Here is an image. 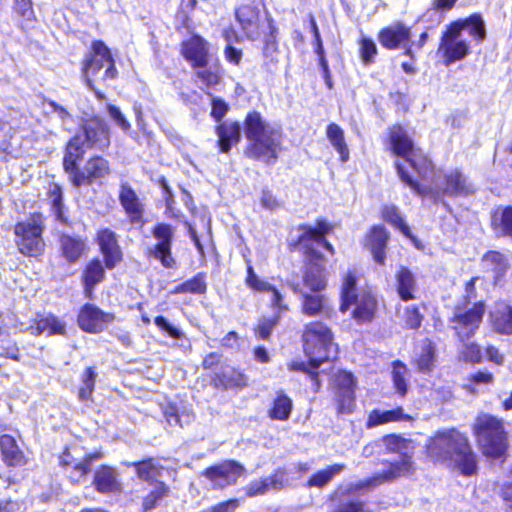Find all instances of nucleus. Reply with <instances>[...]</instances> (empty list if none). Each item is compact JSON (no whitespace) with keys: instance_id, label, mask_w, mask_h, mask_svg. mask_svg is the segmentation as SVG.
<instances>
[{"instance_id":"nucleus-26","label":"nucleus","mask_w":512,"mask_h":512,"mask_svg":"<svg viewBox=\"0 0 512 512\" xmlns=\"http://www.w3.org/2000/svg\"><path fill=\"white\" fill-rule=\"evenodd\" d=\"M236 18L248 39L259 37V9L252 5H242L236 10Z\"/></svg>"},{"instance_id":"nucleus-42","label":"nucleus","mask_w":512,"mask_h":512,"mask_svg":"<svg viewBox=\"0 0 512 512\" xmlns=\"http://www.w3.org/2000/svg\"><path fill=\"white\" fill-rule=\"evenodd\" d=\"M461 26V33L467 29L469 35L477 42L481 43L486 38V28L482 17L479 14H473L465 19L454 21Z\"/></svg>"},{"instance_id":"nucleus-32","label":"nucleus","mask_w":512,"mask_h":512,"mask_svg":"<svg viewBox=\"0 0 512 512\" xmlns=\"http://www.w3.org/2000/svg\"><path fill=\"white\" fill-rule=\"evenodd\" d=\"M105 278V270L99 259L91 260L82 273L85 296L90 298L96 285Z\"/></svg>"},{"instance_id":"nucleus-19","label":"nucleus","mask_w":512,"mask_h":512,"mask_svg":"<svg viewBox=\"0 0 512 512\" xmlns=\"http://www.w3.org/2000/svg\"><path fill=\"white\" fill-rule=\"evenodd\" d=\"M109 173V162L103 157L96 156L88 160L83 170L79 169L71 181L75 187H80L101 180Z\"/></svg>"},{"instance_id":"nucleus-29","label":"nucleus","mask_w":512,"mask_h":512,"mask_svg":"<svg viewBox=\"0 0 512 512\" xmlns=\"http://www.w3.org/2000/svg\"><path fill=\"white\" fill-rule=\"evenodd\" d=\"M128 467H134L138 478L149 485L162 481L163 466L156 459L149 458L143 461L126 463Z\"/></svg>"},{"instance_id":"nucleus-2","label":"nucleus","mask_w":512,"mask_h":512,"mask_svg":"<svg viewBox=\"0 0 512 512\" xmlns=\"http://www.w3.org/2000/svg\"><path fill=\"white\" fill-rule=\"evenodd\" d=\"M427 454L435 462L453 465L463 475L475 473L477 464L468 439L455 429L437 432L427 446Z\"/></svg>"},{"instance_id":"nucleus-40","label":"nucleus","mask_w":512,"mask_h":512,"mask_svg":"<svg viewBox=\"0 0 512 512\" xmlns=\"http://www.w3.org/2000/svg\"><path fill=\"white\" fill-rule=\"evenodd\" d=\"M29 330L33 335H40L44 332H48L49 335H63L65 333V324L57 317L49 315L36 320L35 323L29 327Z\"/></svg>"},{"instance_id":"nucleus-41","label":"nucleus","mask_w":512,"mask_h":512,"mask_svg":"<svg viewBox=\"0 0 512 512\" xmlns=\"http://www.w3.org/2000/svg\"><path fill=\"white\" fill-rule=\"evenodd\" d=\"M397 292L403 301L414 299L416 290V280L413 273L407 268L402 267L396 274Z\"/></svg>"},{"instance_id":"nucleus-36","label":"nucleus","mask_w":512,"mask_h":512,"mask_svg":"<svg viewBox=\"0 0 512 512\" xmlns=\"http://www.w3.org/2000/svg\"><path fill=\"white\" fill-rule=\"evenodd\" d=\"M388 240V233L382 226H375L372 228L367 237V246L370 248L374 260L379 264H384L385 260V247Z\"/></svg>"},{"instance_id":"nucleus-18","label":"nucleus","mask_w":512,"mask_h":512,"mask_svg":"<svg viewBox=\"0 0 512 512\" xmlns=\"http://www.w3.org/2000/svg\"><path fill=\"white\" fill-rule=\"evenodd\" d=\"M112 313L103 312L92 304H85L78 315L79 327L89 333H100L114 321Z\"/></svg>"},{"instance_id":"nucleus-61","label":"nucleus","mask_w":512,"mask_h":512,"mask_svg":"<svg viewBox=\"0 0 512 512\" xmlns=\"http://www.w3.org/2000/svg\"><path fill=\"white\" fill-rule=\"evenodd\" d=\"M277 318H263L259 321L257 327L255 328V335L259 339L267 340L269 339L272 330L277 324Z\"/></svg>"},{"instance_id":"nucleus-23","label":"nucleus","mask_w":512,"mask_h":512,"mask_svg":"<svg viewBox=\"0 0 512 512\" xmlns=\"http://www.w3.org/2000/svg\"><path fill=\"white\" fill-rule=\"evenodd\" d=\"M481 266L486 277L498 284L509 269L506 256L498 251H488L481 259Z\"/></svg>"},{"instance_id":"nucleus-4","label":"nucleus","mask_w":512,"mask_h":512,"mask_svg":"<svg viewBox=\"0 0 512 512\" xmlns=\"http://www.w3.org/2000/svg\"><path fill=\"white\" fill-rule=\"evenodd\" d=\"M245 135L249 141L246 150L248 157L273 164L281 143L279 129L265 123L257 112L249 113L245 120Z\"/></svg>"},{"instance_id":"nucleus-31","label":"nucleus","mask_w":512,"mask_h":512,"mask_svg":"<svg viewBox=\"0 0 512 512\" xmlns=\"http://www.w3.org/2000/svg\"><path fill=\"white\" fill-rule=\"evenodd\" d=\"M270 34L266 36L263 47V65L266 71L274 74L278 69L279 50L276 42V28L272 25V19L269 20Z\"/></svg>"},{"instance_id":"nucleus-43","label":"nucleus","mask_w":512,"mask_h":512,"mask_svg":"<svg viewBox=\"0 0 512 512\" xmlns=\"http://www.w3.org/2000/svg\"><path fill=\"white\" fill-rule=\"evenodd\" d=\"M283 485V476L279 474H274L271 477L253 481L246 488V494L249 497H254L258 495L265 494L270 488L278 490Z\"/></svg>"},{"instance_id":"nucleus-28","label":"nucleus","mask_w":512,"mask_h":512,"mask_svg":"<svg viewBox=\"0 0 512 512\" xmlns=\"http://www.w3.org/2000/svg\"><path fill=\"white\" fill-rule=\"evenodd\" d=\"M412 417L406 414L402 407L392 410H372L367 418L366 427L368 429L388 424L391 422L411 421Z\"/></svg>"},{"instance_id":"nucleus-3","label":"nucleus","mask_w":512,"mask_h":512,"mask_svg":"<svg viewBox=\"0 0 512 512\" xmlns=\"http://www.w3.org/2000/svg\"><path fill=\"white\" fill-rule=\"evenodd\" d=\"M389 138L393 153L401 158L395 164L399 178L416 194L426 195L427 191L413 178L409 169L415 171L420 177L426 178L432 171L431 161L414 150L413 141L403 127L393 126Z\"/></svg>"},{"instance_id":"nucleus-24","label":"nucleus","mask_w":512,"mask_h":512,"mask_svg":"<svg viewBox=\"0 0 512 512\" xmlns=\"http://www.w3.org/2000/svg\"><path fill=\"white\" fill-rule=\"evenodd\" d=\"M246 284L248 287L257 292H264L270 295L271 306L278 312L287 310V306L283 304L281 292L267 281L261 280L254 272L252 266L247 268Z\"/></svg>"},{"instance_id":"nucleus-6","label":"nucleus","mask_w":512,"mask_h":512,"mask_svg":"<svg viewBox=\"0 0 512 512\" xmlns=\"http://www.w3.org/2000/svg\"><path fill=\"white\" fill-rule=\"evenodd\" d=\"M303 342L304 352L314 368L337 356L338 347L333 342L332 332L321 322L306 325Z\"/></svg>"},{"instance_id":"nucleus-20","label":"nucleus","mask_w":512,"mask_h":512,"mask_svg":"<svg viewBox=\"0 0 512 512\" xmlns=\"http://www.w3.org/2000/svg\"><path fill=\"white\" fill-rule=\"evenodd\" d=\"M97 242L104 257L105 266L113 269L122 260V252L116 234L110 229H103L97 234Z\"/></svg>"},{"instance_id":"nucleus-11","label":"nucleus","mask_w":512,"mask_h":512,"mask_svg":"<svg viewBox=\"0 0 512 512\" xmlns=\"http://www.w3.org/2000/svg\"><path fill=\"white\" fill-rule=\"evenodd\" d=\"M485 306L482 302L475 303L471 308L455 307L449 323L457 338L465 342L473 337L482 323Z\"/></svg>"},{"instance_id":"nucleus-25","label":"nucleus","mask_w":512,"mask_h":512,"mask_svg":"<svg viewBox=\"0 0 512 512\" xmlns=\"http://www.w3.org/2000/svg\"><path fill=\"white\" fill-rule=\"evenodd\" d=\"M86 148L81 134H76L68 142L63 158V166L65 171L69 174L70 180H72L74 175L79 171L77 163L82 160Z\"/></svg>"},{"instance_id":"nucleus-50","label":"nucleus","mask_w":512,"mask_h":512,"mask_svg":"<svg viewBox=\"0 0 512 512\" xmlns=\"http://www.w3.org/2000/svg\"><path fill=\"white\" fill-rule=\"evenodd\" d=\"M206 289L207 285L205 275L203 273H198L192 279L178 285L175 288L174 293L204 294Z\"/></svg>"},{"instance_id":"nucleus-63","label":"nucleus","mask_w":512,"mask_h":512,"mask_svg":"<svg viewBox=\"0 0 512 512\" xmlns=\"http://www.w3.org/2000/svg\"><path fill=\"white\" fill-rule=\"evenodd\" d=\"M155 325L167 333L170 337L174 339H180L183 336V333L177 327L171 325L168 320L163 316H157L154 320Z\"/></svg>"},{"instance_id":"nucleus-13","label":"nucleus","mask_w":512,"mask_h":512,"mask_svg":"<svg viewBox=\"0 0 512 512\" xmlns=\"http://www.w3.org/2000/svg\"><path fill=\"white\" fill-rule=\"evenodd\" d=\"M411 28L403 22L397 21L383 29L378 33V42L387 50L404 49V55L410 59H414L413 43L411 41Z\"/></svg>"},{"instance_id":"nucleus-51","label":"nucleus","mask_w":512,"mask_h":512,"mask_svg":"<svg viewBox=\"0 0 512 512\" xmlns=\"http://www.w3.org/2000/svg\"><path fill=\"white\" fill-rule=\"evenodd\" d=\"M343 464H335L325 470H321L314 474L308 481L309 487H323L332 480L334 476L339 474L344 469Z\"/></svg>"},{"instance_id":"nucleus-54","label":"nucleus","mask_w":512,"mask_h":512,"mask_svg":"<svg viewBox=\"0 0 512 512\" xmlns=\"http://www.w3.org/2000/svg\"><path fill=\"white\" fill-rule=\"evenodd\" d=\"M383 218L385 221L391 223L395 227H397L404 235H409V227L405 224L403 218L401 217L398 209L394 206H386L383 209Z\"/></svg>"},{"instance_id":"nucleus-44","label":"nucleus","mask_w":512,"mask_h":512,"mask_svg":"<svg viewBox=\"0 0 512 512\" xmlns=\"http://www.w3.org/2000/svg\"><path fill=\"white\" fill-rule=\"evenodd\" d=\"M292 407L291 398L283 391H279L273 401L272 408L268 412L269 417L273 420L285 421L289 419Z\"/></svg>"},{"instance_id":"nucleus-1","label":"nucleus","mask_w":512,"mask_h":512,"mask_svg":"<svg viewBox=\"0 0 512 512\" xmlns=\"http://www.w3.org/2000/svg\"><path fill=\"white\" fill-rule=\"evenodd\" d=\"M299 230L302 233L298 237V244L304 250L308 261L304 283L312 291H321L326 286V260L319 252V248L334 254L333 246L325 238L331 231V225L324 220H319L316 227L302 225Z\"/></svg>"},{"instance_id":"nucleus-47","label":"nucleus","mask_w":512,"mask_h":512,"mask_svg":"<svg viewBox=\"0 0 512 512\" xmlns=\"http://www.w3.org/2000/svg\"><path fill=\"white\" fill-rule=\"evenodd\" d=\"M493 226L497 234L512 237V206L495 212Z\"/></svg>"},{"instance_id":"nucleus-10","label":"nucleus","mask_w":512,"mask_h":512,"mask_svg":"<svg viewBox=\"0 0 512 512\" xmlns=\"http://www.w3.org/2000/svg\"><path fill=\"white\" fill-rule=\"evenodd\" d=\"M437 53L443 58L445 66L465 59L470 53L469 43L462 39L461 26L450 23L440 38Z\"/></svg>"},{"instance_id":"nucleus-27","label":"nucleus","mask_w":512,"mask_h":512,"mask_svg":"<svg viewBox=\"0 0 512 512\" xmlns=\"http://www.w3.org/2000/svg\"><path fill=\"white\" fill-rule=\"evenodd\" d=\"M93 484L102 494L118 493L122 489L116 471L109 466H102L95 472Z\"/></svg>"},{"instance_id":"nucleus-33","label":"nucleus","mask_w":512,"mask_h":512,"mask_svg":"<svg viewBox=\"0 0 512 512\" xmlns=\"http://www.w3.org/2000/svg\"><path fill=\"white\" fill-rule=\"evenodd\" d=\"M59 243L62 256L69 263L77 262L86 249L85 241L78 236L62 234Z\"/></svg>"},{"instance_id":"nucleus-15","label":"nucleus","mask_w":512,"mask_h":512,"mask_svg":"<svg viewBox=\"0 0 512 512\" xmlns=\"http://www.w3.org/2000/svg\"><path fill=\"white\" fill-rule=\"evenodd\" d=\"M335 400L339 414H350L355 408V378L352 373L339 371L334 376Z\"/></svg>"},{"instance_id":"nucleus-45","label":"nucleus","mask_w":512,"mask_h":512,"mask_svg":"<svg viewBox=\"0 0 512 512\" xmlns=\"http://www.w3.org/2000/svg\"><path fill=\"white\" fill-rule=\"evenodd\" d=\"M219 386L224 389L243 388L247 384L245 375L232 367H226L220 374H217Z\"/></svg>"},{"instance_id":"nucleus-8","label":"nucleus","mask_w":512,"mask_h":512,"mask_svg":"<svg viewBox=\"0 0 512 512\" xmlns=\"http://www.w3.org/2000/svg\"><path fill=\"white\" fill-rule=\"evenodd\" d=\"M352 304H355L353 317L358 323L370 322L374 318L377 301L375 297L369 293H364L360 297L356 295V278L349 272L342 285L341 291V312L345 313Z\"/></svg>"},{"instance_id":"nucleus-21","label":"nucleus","mask_w":512,"mask_h":512,"mask_svg":"<svg viewBox=\"0 0 512 512\" xmlns=\"http://www.w3.org/2000/svg\"><path fill=\"white\" fill-rule=\"evenodd\" d=\"M208 42L198 35H194L182 44V52L193 67L205 68L208 64Z\"/></svg>"},{"instance_id":"nucleus-46","label":"nucleus","mask_w":512,"mask_h":512,"mask_svg":"<svg viewBox=\"0 0 512 512\" xmlns=\"http://www.w3.org/2000/svg\"><path fill=\"white\" fill-rule=\"evenodd\" d=\"M382 443L389 452L398 453L400 456L413 455L412 441L400 435H386L382 438Z\"/></svg>"},{"instance_id":"nucleus-22","label":"nucleus","mask_w":512,"mask_h":512,"mask_svg":"<svg viewBox=\"0 0 512 512\" xmlns=\"http://www.w3.org/2000/svg\"><path fill=\"white\" fill-rule=\"evenodd\" d=\"M98 453L87 455L82 461H76L68 451H65L60 457V464L65 468L66 473L72 483H80L83 478L91 471V464L99 458Z\"/></svg>"},{"instance_id":"nucleus-58","label":"nucleus","mask_w":512,"mask_h":512,"mask_svg":"<svg viewBox=\"0 0 512 512\" xmlns=\"http://www.w3.org/2000/svg\"><path fill=\"white\" fill-rule=\"evenodd\" d=\"M52 197V210L56 219L61 223H67V218L63 211L62 194L59 187L55 186L51 192Z\"/></svg>"},{"instance_id":"nucleus-38","label":"nucleus","mask_w":512,"mask_h":512,"mask_svg":"<svg viewBox=\"0 0 512 512\" xmlns=\"http://www.w3.org/2000/svg\"><path fill=\"white\" fill-rule=\"evenodd\" d=\"M220 151L228 153L232 144L240 140V125L238 123H223L217 127Z\"/></svg>"},{"instance_id":"nucleus-57","label":"nucleus","mask_w":512,"mask_h":512,"mask_svg":"<svg viewBox=\"0 0 512 512\" xmlns=\"http://www.w3.org/2000/svg\"><path fill=\"white\" fill-rule=\"evenodd\" d=\"M289 369L292 371H301L307 373L311 378L312 387L314 391L317 392L319 390L321 384L318 378V368H314L310 361L309 364H306L304 362H292L289 365Z\"/></svg>"},{"instance_id":"nucleus-39","label":"nucleus","mask_w":512,"mask_h":512,"mask_svg":"<svg viewBox=\"0 0 512 512\" xmlns=\"http://www.w3.org/2000/svg\"><path fill=\"white\" fill-rule=\"evenodd\" d=\"M326 136L333 148L338 152L341 162L349 160V149L345 141L343 129L335 123L327 126Z\"/></svg>"},{"instance_id":"nucleus-9","label":"nucleus","mask_w":512,"mask_h":512,"mask_svg":"<svg viewBox=\"0 0 512 512\" xmlns=\"http://www.w3.org/2000/svg\"><path fill=\"white\" fill-rule=\"evenodd\" d=\"M44 231L41 216L33 215L29 219L15 225L16 245L21 254L28 257L41 255L45 248L42 238Z\"/></svg>"},{"instance_id":"nucleus-34","label":"nucleus","mask_w":512,"mask_h":512,"mask_svg":"<svg viewBox=\"0 0 512 512\" xmlns=\"http://www.w3.org/2000/svg\"><path fill=\"white\" fill-rule=\"evenodd\" d=\"M446 187L444 194L449 196H467L473 192V186L467 178L459 171L452 170L445 175Z\"/></svg>"},{"instance_id":"nucleus-59","label":"nucleus","mask_w":512,"mask_h":512,"mask_svg":"<svg viewBox=\"0 0 512 512\" xmlns=\"http://www.w3.org/2000/svg\"><path fill=\"white\" fill-rule=\"evenodd\" d=\"M360 53L365 64L373 62L377 54V47L374 41L370 38L363 37L360 41Z\"/></svg>"},{"instance_id":"nucleus-37","label":"nucleus","mask_w":512,"mask_h":512,"mask_svg":"<svg viewBox=\"0 0 512 512\" xmlns=\"http://www.w3.org/2000/svg\"><path fill=\"white\" fill-rule=\"evenodd\" d=\"M493 329L503 335L512 334V307L501 304L491 313Z\"/></svg>"},{"instance_id":"nucleus-52","label":"nucleus","mask_w":512,"mask_h":512,"mask_svg":"<svg viewBox=\"0 0 512 512\" xmlns=\"http://www.w3.org/2000/svg\"><path fill=\"white\" fill-rule=\"evenodd\" d=\"M302 311L308 316H316L326 308V300L322 295L303 294Z\"/></svg>"},{"instance_id":"nucleus-56","label":"nucleus","mask_w":512,"mask_h":512,"mask_svg":"<svg viewBox=\"0 0 512 512\" xmlns=\"http://www.w3.org/2000/svg\"><path fill=\"white\" fill-rule=\"evenodd\" d=\"M462 343H463V347L460 352L461 358L465 362H469V363H473V364L481 363L483 360V357H482V351H481L480 346L474 342H471V343L462 342Z\"/></svg>"},{"instance_id":"nucleus-12","label":"nucleus","mask_w":512,"mask_h":512,"mask_svg":"<svg viewBox=\"0 0 512 512\" xmlns=\"http://www.w3.org/2000/svg\"><path fill=\"white\" fill-rule=\"evenodd\" d=\"M174 233V228L166 223H158L152 229L156 243L149 248L148 255L159 261L166 269H174L177 266L176 259L172 255Z\"/></svg>"},{"instance_id":"nucleus-5","label":"nucleus","mask_w":512,"mask_h":512,"mask_svg":"<svg viewBox=\"0 0 512 512\" xmlns=\"http://www.w3.org/2000/svg\"><path fill=\"white\" fill-rule=\"evenodd\" d=\"M117 73L110 49L103 41H94L91 52L84 60L82 67V75L87 87L94 91L98 98H102L103 95L96 90L94 82L113 80Z\"/></svg>"},{"instance_id":"nucleus-17","label":"nucleus","mask_w":512,"mask_h":512,"mask_svg":"<svg viewBox=\"0 0 512 512\" xmlns=\"http://www.w3.org/2000/svg\"><path fill=\"white\" fill-rule=\"evenodd\" d=\"M414 470L412 455L400 456V460L389 463V468L382 473H378L373 477L360 483L357 488L371 489L382 483L392 481L398 477L406 476Z\"/></svg>"},{"instance_id":"nucleus-14","label":"nucleus","mask_w":512,"mask_h":512,"mask_svg":"<svg viewBox=\"0 0 512 512\" xmlns=\"http://www.w3.org/2000/svg\"><path fill=\"white\" fill-rule=\"evenodd\" d=\"M246 468L235 460H224L206 468L202 475L206 477L213 489H224L233 486L244 476Z\"/></svg>"},{"instance_id":"nucleus-64","label":"nucleus","mask_w":512,"mask_h":512,"mask_svg":"<svg viewBox=\"0 0 512 512\" xmlns=\"http://www.w3.org/2000/svg\"><path fill=\"white\" fill-rule=\"evenodd\" d=\"M196 76L207 88L216 86L220 80V76L217 71H213L211 69L199 70L197 71Z\"/></svg>"},{"instance_id":"nucleus-49","label":"nucleus","mask_w":512,"mask_h":512,"mask_svg":"<svg viewBox=\"0 0 512 512\" xmlns=\"http://www.w3.org/2000/svg\"><path fill=\"white\" fill-rule=\"evenodd\" d=\"M152 490L143 499V510L149 512L153 510L164 497L169 493V487L163 482L151 484Z\"/></svg>"},{"instance_id":"nucleus-35","label":"nucleus","mask_w":512,"mask_h":512,"mask_svg":"<svg viewBox=\"0 0 512 512\" xmlns=\"http://www.w3.org/2000/svg\"><path fill=\"white\" fill-rule=\"evenodd\" d=\"M2 459L8 466H21L25 464L24 455L19 449L16 440L10 435L0 437Z\"/></svg>"},{"instance_id":"nucleus-55","label":"nucleus","mask_w":512,"mask_h":512,"mask_svg":"<svg viewBox=\"0 0 512 512\" xmlns=\"http://www.w3.org/2000/svg\"><path fill=\"white\" fill-rule=\"evenodd\" d=\"M163 415L166 419V422L169 426H180L182 427L184 425L182 421V417H185V423L188 424L190 422L191 416L189 414H183L180 415L177 407L173 404H168L165 407H163Z\"/></svg>"},{"instance_id":"nucleus-16","label":"nucleus","mask_w":512,"mask_h":512,"mask_svg":"<svg viewBox=\"0 0 512 512\" xmlns=\"http://www.w3.org/2000/svg\"><path fill=\"white\" fill-rule=\"evenodd\" d=\"M81 134L87 148H96L104 150L110 144L109 128L106 122L93 117L84 121L81 127Z\"/></svg>"},{"instance_id":"nucleus-30","label":"nucleus","mask_w":512,"mask_h":512,"mask_svg":"<svg viewBox=\"0 0 512 512\" xmlns=\"http://www.w3.org/2000/svg\"><path fill=\"white\" fill-rule=\"evenodd\" d=\"M119 200L125 212L130 217L131 222H140L143 214V206L137 194L130 186H121Z\"/></svg>"},{"instance_id":"nucleus-53","label":"nucleus","mask_w":512,"mask_h":512,"mask_svg":"<svg viewBox=\"0 0 512 512\" xmlns=\"http://www.w3.org/2000/svg\"><path fill=\"white\" fill-rule=\"evenodd\" d=\"M435 360V347L431 341H424L421 354L417 359L418 369L422 372L430 371Z\"/></svg>"},{"instance_id":"nucleus-60","label":"nucleus","mask_w":512,"mask_h":512,"mask_svg":"<svg viewBox=\"0 0 512 512\" xmlns=\"http://www.w3.org/2000/svg\"><path fill=\"white\" fill-rule=\"evenodd\" d=\"M423 320L422 314L415 306H408L404 312L405 326L410 329H418Z\"/></svg>"},{"instance_id":"nucleus-62","label":"nucleus","mask_w":512,"mask_h":512,"mask_svg":"<svg viewBox=\"0 0 512 512\" xmlns=\"http://www.w3.org/2000/svg\"><path fill=\"white\" fill-rule=\"evenodd\" d=\"M494 377L493 374L487 371H478L474 374H471L468 378L469 384H467V389L471 392H474L476 385L481 384H491L493 383Z\"/></svg>"},{"instance_id":"nucleus-7","label":"nucleus","mask_w":512,"mask_h":512,"mask_svg":"<svg viewBox=\"0 0 512 512\" xmlns=\"http://www.w3.org/2000/svg\"><path fill=\"white\" fill-rule=\"evenodd\" d=\"M474 432L483 453L492 458L500 457L506 449V434L500 419L490 414H480Z\"/></svg>"},{"instance_id":"nucleus-48","label":"nucleus","mask_w":512,"mask_h":512,"mask_svg":"<svg viewBox=\"0 0 512 512\" xmlns=\"http://www.w3.org/2000/svg\"><path fill=\"white\" fill-rule=\"evenodd\" d=\"M409 371L405 364L400 361L393 362L392 366V382L398 395L405 396L408 390L407 378Z\"/></svg>"}]
</instances>
